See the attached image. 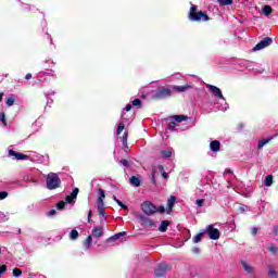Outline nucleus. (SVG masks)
I'll list each match as a JSON object with an SVG mask.
<instances>
[{
    "mask_svg": "<svg viewBox=\"0 0 278 278\" xmlns=\"http://www.w3.org/2000/svg\"><path fill=\"white\" fill-rule=\"evenodd\" d=\"M263 14L265 16H269L270 14H273V8L268 4L263 7Z\"/></svg>",
    "mask_w": 278,
    "mask_h": 278,
    "instance_id": "obj_18",
    "label": "nucleus"
},
{
    "mask_svg": "<svg viewBox=\"0 0 278 278\" xmlns=\"http://www.w3.org/2000/svg\"><path fill=\"white\" fill-rule=\"evenodd\" d=\"M176 198L174 195H170L167 200V207L168 211L172 212V210L174 208V204H175Z\"/></svg>",
    "mask_w": 278,
    "mask_h": 278,
    "instance_id": "obj_17",
    "label": "nucleus"
},
{
    "mask_svg": "<svg viewBox=\"0 0 278 278\" xmlns=\"http://www.w3.org/2000/svg\"><path fill=\"white\" fill-rule=\"evenodd\" d=\"M192 253L198 255L199 253H201V249L200 248H193Z\"/></svg>",
    "mask_w": 278,
    "mask_h": 278,
    "instance_id": "obj_51",
    "label": "nucleus"
},
{
    "mask_svg": "<svg viewBox=\"0 0 278 278\" xmlns=\"http://www.w3.org/2000/svg\"><path fill=\"white\" fill-rule=\"evenodd\" d=\"M113 200L122 207V210H127V206L121 200H118L116 195H113Z\"/></svg>",
    "mask_w": 278,
    "mask_h": 278,
    "instance_id": "obj_30",
    "label": "nucleus"
},
{
    "mask_svg": "<svg viewBox=\"0 0 278 278\" xmlns=\"http://www.w3.org/2000/svg\"><path fill=\"white\" fill-rule=\"evenodd\" d=\"M210 150L212 152L218 153L220 151V141L218 140L211 141Z\"/></svg>",
    "mask_w": 278,
    "mask_h": 278,
    "instance_id": "obj_11",
    "label": "nucleus"
},
{
    "mask_svg": "<svg viewBox=\"0 0 278 278\" xmlns=\"http://www.w3.org/2000/svg\"><path fill=\"white\" fill-rule=\"evenodd\" d=\"M141 105H142V102H141V99H135L134 101H132V106H137L138 109H140L141 108Z\"/></svg>",
    "mask_w": 278,
    "mask_h": 278,
    "instance_id": "obj_35",
    "label": "nucleus"
},
{
    "mask_svg": "<svg viewBox=\"0 0 278 278\" xmlns=\"http://www.w3.org/2000/svg\"><path fill=\"white\" fill-rule=\"evenodd\" d=\"M203 236V232H200L199 235L194 236L192 239L193 243H200L202 241Z\"/></svg>",
    "mask_w": 278,
    "mask_h": 278,
    "instance_id": "obj_29",
    "label": "nucleus"
},
{
    "mask_svg": "<svg viewBox=\"0 0 278 278\" xmlns=\"http://www.w3.org/2000/svg\"><path fill=\"white\" fill-rule=\"evenodd\" d=\"M194 204H197L198 207H203L204 200L203 199H199V200L194 201Z\"/></svg>",
    "mask_w": 278,
    "mask_h": 278,
    "instance_id": "obj_42",
    "label": "nucleus"
},
{
    "mask_svg": "<svg viewBox=\"0 0 278 278\" xmlns=\"http://www.w3.org/2000/svg\"><path fill=\"white\" fill-rule=\"evenodd\" d=\"M56 212L54 210L49 211L48 216H54Z\"/></svg>",
    "mask_w": 278,
    "mask_h": 278,
    "instance_id": "obj_55",
    "label": "nucleus"
},
{
    "mask_svg": "<svg viewBox=\"0 0 278 278\" xmlns=\"http://www.w3.org/2000/svg\"><path fill=\"white\" fill-rule=\"evenodd\" d=\"M102 211H104L103 201L102 203L98 202V212H102Z\"/></svg>",
    "mask_w": 278,
    "mask_h": 278,
    "instance_id": "obj_49",
    "label": "nucleus"
},
{
    "mask_svg": "<svg viewBox=\"0 0 278 278\" xmlns=\"http://www.w3.org/2000/svg\"><path fill=\"white\" fill-rule=\"evenodd\" d=\"M7 271V265H1L0 267V277H2Z\"/></svg>",
    "mask_w": 278,
    "mask_h": 278,
    "instance_id": "obj_46",
    "label": "nucleus"
},
{
    "mask_svg": "<svg viewBox=\"0 0 278 278\" xmlns=\"http://www.w3.org/2000/svg\"><path fill=\"white\" fill-rule=\"evenodd\" d=\"M206 89H208L210 92H212L213 96H215L217 99H220L223 101L222 106H217L218 111L226 112L228 110V103L226 102L225 97H223L220 88L206 84Z\"/></svg>",
    "mask_w": 278,
    "mask_h": 278,
    "instance_id": "obj_2",
    "label": "nucleus"
},
{
    "mask_svg": "<svg viewBox=\"0 0 278 278\" xmlns=\"http://www.w3.org/2000/svg\"><path fill=\"white\" fill-rule=\"evenodd\" d=\"M192 88L191 85L187 84L185 86H174L173 90L176 92H187Z\"/></svg>",
    "mask_w": 278,
    "mask_h": 278,
    "instance_id": "obj_13",
    "label": "nucleus"
},
{
    "mask_svg": "<svg viewBox=\"0 0 278 278\" xmlns=\"http://www.w3.org/2000/svg\"><path fill=\"white\" fill-rule=\"evenodd\" d=\"M138 218L140 219L141 225L146 224L148 220H151L146 215H139Z\"/></svg>",
    "mask_w": 278,
    "mask_h": 278,
    "instance_id": "obj_36",
    "label": "nucleus"
},
{
    "mask_svg": "<svg viewBox=\"0 0 278 278\" xmlns=\"http://www.w3.org/2000/svg\"><path fill=\"white\" fill-rule=\"evenodd\" d=\"M257 231L258 229L256 227H253L251 231L252 236L255 237L257 235Z\"/></svg>",
    "mask_w": 278,
    "mask_h": 278,
    "instance_id": "obj_52",
    "label": "nucleus"
},
{
    "mask_svg": "<svg viewBox=\"0 0 278 278\" xmlns=\"http://www.w3.org/2000/svg\"><path fill=\"white\" fill-rule=\"evenodd\" d=\"M123 148H124V151H125L126 153L129 152V147H127V144H126V146H123Z\"/></svg>",
    "mask_w": 278,
    "mask_h": 278,
    "instance_id": "obj_60",
    "label": "nucleus"
},
{
    "mask_svg": "<svg viewBox=\"0 0 278 278\" xmlns=\"http://www.w3.org/2000/svg\"><path fill=\"white\" fill-rule=\"evenodd\" d=\"M15 104V96L11 94L9 96V98L7 99V106H13Z\"/></svg>",
    "mask_w": 278,
    "mask_h": 278,
    "instance_id": "obj_25",
    "label": "nucleus"
},
{
    "mask_svg": "<svg viewBox=\"0 0 278 278\" xmlns=\"http://www.w3.org/2000/svg\"><path fill=\"white\" fill-rule=\"evenodd\" d=\"M152 185H156L155 180V172H152V178H151Z\"/></svg>",
    "mask_w": 278,
    "mask_h": 278,
    "instance_id": "obj_53",
    "label": "nucleus"
},
{
    "mask_svg": "<svg viewBox=\"0 0 278 278\" xmlns=\"http://www.w3.org/2000/svg\"><path fill=\"white\" fill-rule=\"evenodd\" d=\"M122 144L123 146H127V132H125V135L122 136Z\"/></svg>",
    "mask_w": 278,
    "mask_h": 278,
    "instance_id": "obj_45",
    "label": "nucleus"
},
{
    "mask_svg": "<svg viewBox=\"0 0 278 278\" xmlns=\"http://www.w3.org/2000/svg\"><path fill=\"white\" fill-rule=\"evenodd\" d=\"M99 215H102V217H105V211H98Z\"/></svg>",
    "mask_w": 278,
    "mask_h": 278,
    "instance_id": "obj_59",
    "label": "nucleus"
},
{
    "mask_svg": "<svg viewBox=\"0 0 278 278\" xmlns=\"http://www.w3.org/2000/svg\"><path fill=\"white\" fill-rule=\"evenodd\" d=\"M130 111H131V104H127L126 108L123 109V111H122V118H123V121H127L125 112H130Z\"/></svg>",
    "mask_w": 278,
    "mask_h": 278,
    "instance_id": "obj_24",
    "label": "nucleus"
},
{
    "mask_svg": "<svg viewBox=\"0 0 278 278\" xmlns=\"http://www.w3.org/2000/svg\"><path fill=\"white\" fill-rule=\"evenodd\" d=\"M130 184L134 186V187H140L141 186V180L139 177L137 176H131L130 178Z\"/></svg>",
    "mask_w": 278,
    "mask_h": 278,
    "instance_id": "obj_16",
    "label": "nucleus"
},
{
    "mask_svg": "<svg viewBox=\"0 0 278 278\" xmlns=\"http://www.w3.org/2000/svg\"><path fill=\"white\" fill-rule=\"evenodd\" d=\"M273 182H274V178L271 175H268L265 177V187H270L273 186Z\"/></svg>",
    "mask_w": 278,
    "mask_h": 278,
    "instance_id": "obj_26",
    "label": "nucleus"
},
{
    "mask_svg": "<svg viewBox=\"0 0 278 278\" xmlns=\"http://www.w3.org/2000/svg\"><path fill=\"white\" fill-rule=\"evenodd\" d=\"M13 276H15V277H21V276H22V269L14 268V269H13Z\"/></svg>",
    "mask_w": 278,
    "mask_h": 278,
    "instance_id": "obj_41",
    "label": "nucleus"
},
{
    "mask_svg": "<svg viewBox=\"0 0 278 278\" xmlns=\"http://www.w3.org/2000/svg\"><path fill=\"white\" fill-rule=\"evenodd\" d=\"M271 43H273V39L269 37H266L262 39V41H260L256 46H254L253 52H257L265 48H268Z\"/></svg>",
    "mask_w": 278,
    "mask_h": 278,
    "instance_id": "obj_7",
    "label": "nucleus"
},
{
    "mask_svg": "<svg viewBox=\"0 0 278 278\" xmlns=\"http://www.w3.org/2000/svg\"><path fill=\"white\" fill-rule=\"evenodd\" d=\"M241 266L245 273H248V274L254 273V268L251 265L247 264V262L244 260H241Z\"/></svg>",
    "mask_w": 278,
    "mask_h": 278,
    "instance_id": "obj_14",
    "label": "nucleus"
},
{
    "mask_svg": "<svg viewBox=\"0 0 278 278\" xmlns=\"http://www.w3.org/2000/svg\"><path fill=\"white\" fill-rule=\"evenodd\" d=\"M157 169H159V172H161V173H165V172H164L165 168H164V166H162V165H159V166H157Z\"/></svg>",
    "mask_w": 278,
    "mask_h": 278,
    "instance_id": "obj_56",
    "label": "nucleus"
},
{
    "mask_svg": "<svg viewBox=\"0 0 278 278\" xmlns=\"http://www.w3.org/2000/svg\"><path fill=\"white\" fill-rule=\"evenodd\" d=\"M274 233L275 236H278V225L274 227Z\"/></svg>",
    "mask_w": 278,
    "mask_h": 278,
    "instance_id": "obj_57",
    "label": "nucleus"
},
{
    "mask_svg": "<svg viewBox=\"0 0 278 278\" xmlns=\"http://www.w3.org/2000/svg\"><path fill=\"white\" fill-rule=\"evenodd\" d=\"M198 7L195 4H191V9H189L188 18L191 22H207L210 20L208 15L202 11L197 12Z\"/></svg>",
    "mask_w": 278,
    "mask_h": 278,
    "instance_id": "obj_1",
    "label": "nucleus"
},
{
    "mask_svg": "<svg viewBox=\"0 0 278 278\" xmlns=\"http://www.w3.org/2000/svg\"><path fill=\"white\" fill-rule=\"evenodd\" d=\"M141 212L147 216H153L156 214V206L151 201H144L141 203Z\"/></svg>",
    "mask_w": 278,
    "mask_h": 278,
    "instance_id": "obj_4",
    "label": "nucleus"
},
{
    "mask_svg": "<svg viewBox=\"0 0 278 278\" xmlns=\"http://www.w3.org/2000/svg\"><path fill=\"white\" fill-rule=\"evenodd\" d=\"M141 226H146L149 229H154L155 228V223L153 219H149L147 223L141 224Z\"/></svg>",
    "mask_w": 278,
    "mask_h": 278,
    "instance_id": "obj_23",
    "label": "nucleus"
},
{
    "mask_svg": "<svg viewBox=\"0 0 278 278\" xmlns=\"http://www.w3.org/2000/svg\"><path fill=\"white\" fill-rule=\"evenodd\" d=\"M0 121L2 123L3 126H8L7 123V118H5V114L4 113H0Z\"/></svg>",
    "mask_w": 278,
    "mask_h": 278,
    "instance_id": "obj_38",
    "label": "nucleus"
},
{
    "mask_svg": "<svg viewBox=\"0 0 278 278\" xmlns=\"http://www.w3.org/2000/svg\"><path fill=\"white\" fill-rule=\"evenodd\" d=\"M8 197V192L7 191H0V200H4Z\"/></svg>",
    "mask_w": 278,
    "mask_h": 278,
    "instance_id": "obj_48",
    "label": "nucleus"
},
{
    "mask_svg": "<svg viewBox=\"0 0 278 278\" xmlns=\"http://www.w3.org/2000/svg\"><path fill=\"white\" fill-rule=\"evenodd\" d=\"M173 119L178 123H182L184 121H188V117H186L185 115H175Z\"/></svg>",
    "mask_w": 278,
    "mask_h": 278,
    "instance_id": "obj_27",
    "label": "nucleus"
},
{
    "mask_svg": "<svg viewBox=\"0 0 278 278\" xmlns=\"http://www.w3.org/2000/svg\"><path fill=\"white\" fill-rule=\"evenodd\" d=\"M161 155L163 156V159H170L173 155V149L167 148L165 150H162Z\"/></svg>",
    "mask_w": 278,
    "mask_h": 278,
    "instance_id": "obj_15",
    "label": "nucleus"
},
{
    "mask_svg": "<svg viewBox=\"0 0 278 278\" xmlns=\"http://www.w3.org/2000/svg\"><path fill=\"white\" fill-rule=\"evenodd\" d=\"M168 97H172L170 88H160L156 90L154 94H152V99H155V100H164Z\"/></svg>",
    "mask_w": 278,
    "mask_h": 278,
    "instance_id": "obj_5",
    "label": "nucleus"
},
{
    "mask_svg": "<svg viewBox=\"0 0 278 278\" xmlns=\"http://www.w3.org/2000/svg\"><path fill=\"white\" fill-rule=\"evenodd\" d=\"M8 155H9V157H13L14 160H17V161H27V160H29L28 155H25L21 152H15L13 150H9Z\"/></svg>",
    "mask_w": 278,
    "mask_h": 278,
    "instance_id": "obj_9",
    "label": "nucleus"
},
{
    "mask_svg": "<svg viewBox=\"0 0 278 278\" xmlns=\"http://www.w3.org/2000/svg\"><path fill=\"white\" fill-rule=\"evenodd\" d=\"M232 1H233V0H218V3H219L222 7H226V5L232 4Z\"/></svg>",
    "mask_w": 278,
    "mask_h": 278,
    "instance_id": "obj_34",
    "label": "nucleus"
},
{
    "mask_svg": "<svg viewBox=\"0 0 278 278\" xmlns=\"http://www.w3.org/2000/svg\"><path fill=\"white\" fill-rule=\"evenodd\" d=\"M254 65H255L254 62H250V61L245 62V67H247V68H250V67H252V66H254Z\"/></svg>",
    "mask_w": 278,
    "mask_h": 278,
    "instance_id": "obj_50",
    "label": "nucleus"
},
{
    "mask_svg": "<svg viewBox=\"0 0 278 278\" xmlns=\"http://www.w3.org/2000/svg\"><path fill=\"white\" fill-rule=\"evenodd\" d=\"M52 104L53 103V100L52 99H48V104Z\"/></svg>",
    "mask_w": 278,
    "mask_h": 278,
    "instance_id": "obj_64",
    "label": "nucleus"
},
{
    "mask_svg": "<svg viewBox=\"0 0 278 278\" xmlns=\"http://www.w3.org/2000/svg\"><path fill=\"white\" fill-rule=\"evenodd\" d=\"M98 193H99V198H98V203H102L103 199H105V191H103L102 189H98Z\"/></svg>",
    "mask_w": 278,
    "mask_h": 278,
    "instance_id": "obj_28",
    "label": "nucleus"
},
{
    "mask_svg": "<svg viewBox=\"0 0 278 278\" xmlns=\"http://www.w3.org/2000/svg\"><path fill=\"white\" fill-rule=\"evenodd\" d=\"M162 177H163L164 179H167V178H168V174H167L166 172H163V173H162Z\"/></svg>",
    "mask_w": 278,
    "mask_h": 278,
    "instance_id": "obj_58",
    "label": "nucleus"
},
{
    "mask_svg": "<svg viewBox=\"0 0 278 278\" xmlns=\"http://www.w3.org/2000/svg\"><path fill=\"white\" fill-rule=\"evenodd\" d=\"M3 101V93H0V103Z\"/></svg>",
    "mask_w": 278,
    "mask_h": 278,
    "instance_id": "obj_63",
    "label": "nucleus"
},
{
    "mask_svg": "<svg viewBox=\"0 0 278 278\" xmlns=\"http://www.w3.org/2000/svg\"><path fill=\"white\" fill-rule=\"evenodd\" d=\"M124 129H125L124 123H119V125H117L116 135L119 136L121 132L124 131Z\"/></svg>",
    "mask_w": 278,
    "mask_h": 278,
    "instance_id": "obj_32",
    "label": "nucleus"
},
{
    "mask_svg": "<svg viewBox=\"0 0 278 278\" xmlns=\"http://www.w3.org/2000/svg\"><path fill=\"white\" fill-rule=\"evenodd\" d=\"M77 238H78V231L77 230L70 231V240L75 241V240H77Z\"/></svg>",
    "mask_w": 278,
    "mask_h": 278,
    "instance_id": "obj_31",
    "label": "nucleus"
},
{
    "mask_svg": "<svg viewBox=\"0 0 278 278\" xmlns=\"http://www.w3.org/2000/svg\"><path fill=\"white\" fill-rule=\"evenodd\" d=\"M79 193L78 188H74L70 195H66L65 201L67 204H75V200Z\"/></svg>",
    "mask_w": 278,
    "mask_h": 278,
    "instance_id": "obj_10",
    "label": "nucleus"
},
{
    "mask_svg": "<svg viewBox=\"0 0 278 278\" xmlns=\"http://www.w3.org/2000/svg\"><path fill=\"white\" fill-rule=\"evenodd\" d=\"M170 270V266L162 263L161 265L157 266V268L155 269V276L157 277H164L166 275V273Z\"/></svg>",
    "mask_w": 278,
    "mask_h": 278,
    "instance_id": "obj_8",
    "label": "nucleus"
},
{
    "mask_svg": "<svg viewBox=\"0 0 278 278\" xmlns=\"http://www.w3.org/2000/svg\"><path fill=\"white\" fill-rule=\"evenodd\" d=\"M125 235H126V232L123 231V232L116 233L115 236H111V237L108 239V242H113L114 240H117V239H119V238H123Z\"/></svg>",
    "mask_w": 278,
    "mask_h": 278,
    "instance_id": "obj_19",
    "label": "nucleus"
},
{
    "mask_svg": "<svg viewBox=\"0 0 278 278\" xmlns=\"http://www.w3.org/2000/svg\"><path fill=\"white\" fill-rule=\"evenodd\" d=\"M119 163H121V165H122L123 167H126V168H129V166H130L129 161H128V160H125V159L121 160Z\"/></svg>",
    "mask_w": 278,
    "mask_h": 278,
    "instance_id": "obj_37",
    "label": "nucleus"
},
{
    "mask_svg": "<svg viewBox=\"0 0 278 278\" xmlns=\"http://www.w3.org/2000/svg\"><path fill=\"white\" fill-rule=\"evenodd\" d=\"M156 213L165 214V206H156Z\"/></svg>",
    "mask_w": 278,
    "mask_h": 278,
    "instance_id": "obj_44",
    "label": "nucleus"
},
{
    "mask_svg": "<svg viewBox=\"0 0 278 278\" xmlns=\"http://www.w3.org/2000/svg\"><path fill=\"white\" fill-rule=\"evenodd\" d=\"M254 73L256 74H263L265 72L264 68L260 67V68H252Z\"/></svg>",
    "mask_w": 278,
    "mask_h": 278,
    "instance_id": "obj_47",
    "label": "nucleus"
},
{
    "mask_svg": "<svg viewBox=\"0 0 278 278\" xmlns=\"http://www.w3.org/2000/svg\"><path fill=\"white\" fill-rule=\"evenodd\" d=\"M268 277H270V278H278V273L275 269L270 268L268 270Z\"/></svg>",
    "mask_w": 278,
    "mask_h": 278,
    "instance_id": "obj_33",
    "label": "nucleus"
},
{
    "mask_svg": "<svg viewBox=\"0 0 278 278\" xmlns=\"http://www.w3.org/2000/svg\"><path fill=\"white\" fill-rule=\"evenodd\" d=\"M175 127H177V123H175V122H169L167 128H168L170 131H173V130L175 129Z\"/></svg>",
    "mask_w": 278,
    "mask_h": 278,
    "instance_id": "obj_43",
    "label": "nucleus"
},
{
    "mask_svg": "<svg viewBox=\"0 0 278 278\" xmlns=\"http://www.w3.org/2000/svg\"><path fill=\"white\" fill-rule=\"evenodd\" d=\"M61 186V179L58 174L55 173H49L48 176H46V188L48 190H56Z\"/></svg>",
    "mask_w": 278,
    "mask_h": 278,
    "instance_id": "obj_3",
    "label": "nucleus"
},
{
    "mask_svg": "<svg viewBox=\"0 0 278 278\" xmlns=\"http://www.w3.org/2000/svg\"><path fill=\"white\" fill-rule=\"evenodd\" d=\"M91 218H92V211H89V214L87 215V222L90 223Z\"/></svg>",
    "mask_w": 278,
    "mask_h": 278,
    "instance_id": "obj_54",
    "label": "nucleus"
},
{
    "mask_svg": "<svg viewBox=\"0 0 278 278\" xmlns=\"http://www.w3.org/2000/svg\"><path fill=\"white\" fill-rule=\"evenodd\" d=\"M103 236V229L101 226L99 227H96L92 229V232H91V238H102Z\"/></svg>",
    "mask_w": 278,
    "mask_h": 278,
    "instance_id": "obj_12",
    "label": "nucleus"
},
{
    "mask_svg": "<svg viewBox=\"0 0 278 278\" xmlns=\"http://www.w3.org/2000/svg\"><path fill=\"white\" fill-rule=\"evenodd\" d=\"M203 235H206L212 240H218L220 238V231L214 228V225L206 226V228L202 231Z\"/></svg>",
    "mask_w": 278,
    "mask_h": 278,
    "instance_id": "obj_6",
    "label": "nucleus"
},
{
    "mask_svg": "<svg viewBox=\"0 0 278 278\" xmlns=\"http://www.w3.org/2000/svg\"><path fill=\"white\" fill-rule=\"evenodd\" d=\"M168 224V220H162L161 226H159V231L166 232Z\"/></svg>",
    "mask_w": 278,
    "mask_h": 278,
    "instance_id": "obj_21",
    "label": "nucleus"
},
{
    "mask_svg": "<svg viewBox=\"0 0 278 278\" xmlns=\"http://www.w3.org/2000/svg\"><path fill=\"white\" fill-rule=\"evenodd\" d=\"M65 205L66 203L64 201H60L59 203H56V210H64Z\"/></svg>",
    "mask_w": 278,
    "mask_h": 278,
    "instance_id": "obj_39",
    "label": "nucleus"
},
{
    "mask_svg": "<svg viewBox=\"0 0 278 278\" xmlns=\"http://www.w3.org/2000/svg\"><path fill=\"white\" fill-rule=\"evenodd\" d=\"M30 78H31V74H26L25 79L30 80Z\"/></svg>",
    "mask_w": 278,
    "mask_h": 278,
    "instance_id": "obj_61",
    "label": "nucleus"
},
{
    "mask_svg": "<svg viewBox=\"0 0 278 278\" xmlns=\"http://www.w3.org/2000/svg\"><path fill=\"white\" fill-rule=\"evenodd\" d=\"M239 211H240L241 213H244V212H245L244 206H240Z\"/></svg>",
    "mask_w": 278,
    "mask_h": 278,
    "instance_id": "obj_62",
    "label": "nucleus"
},
{
    "mask_svg": "<svg viewBox=\"0 0 278 278\" xmlns=\"http://www.w3.org/2000/svg\"><path fill=\"white\" fill-rule=\"evenodd\" d=\"M268 251L271 252V254L274 255L278 253V249L275 245H269Z\"/></svg>",
    "mask_w": 278,
    "mask_h": 278,
    "instance_id": "obj_40",
    "label": "nucleus"
},
{
    "mask_svg": "<svg viewBox=\"0 0 278 278\" xmlns=\"http://www.w3.org/2000/svg\"><path fill=\"white\" fill-rule=\"evenodd\" d=\"M92 245V236L87 237V239L84 242V247L86 250H89Z\"/></svg>",
    "mask_w": 278,
    "mask_h": 278,
    "instance_id": "obj_22",
    "label": "nucleus"
},
{
    "mask_svg": "<svg viewBox=\"0 0 278 278\" xmlns=\"http://www.w3.org/2000/svg\"><path fill=\"white\" fill-rule=\"evenodd\" d=\"M271 140H273V137L258 141V150H262L263 147L267 146L269 143V141H271Z\"/></svg>",
    "mask_w": 278,
    "mask_h": 278,
    "instance_id": "obj_20",
    "label": "nucleus"
}]
</instances>
